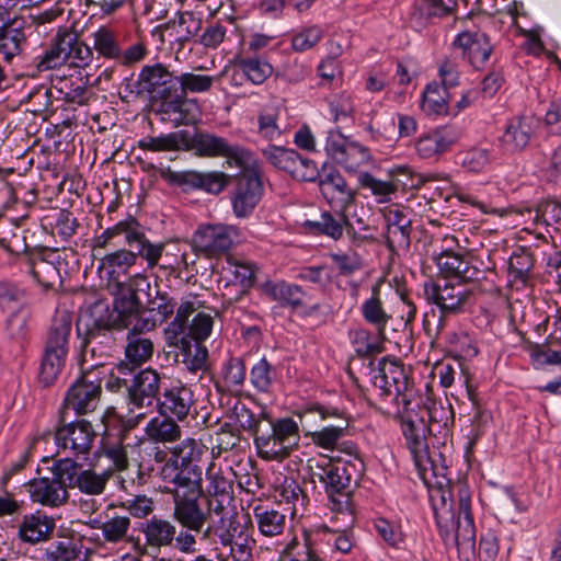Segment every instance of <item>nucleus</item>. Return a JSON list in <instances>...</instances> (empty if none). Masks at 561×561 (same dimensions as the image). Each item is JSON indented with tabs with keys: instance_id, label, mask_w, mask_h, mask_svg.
I'll list each match as a JSON object with an SVG mask.
<instances>
[{
	"instance_id": "f257e3e1",
	"label": "nucleus",
	"mask_w": 561,
	"mask_h": 561,
	"mask_svg": "<svg viewBox=\"0 0 561 561\" xmlns=\"http://www.w3.org/2000/svg\"><path fill=\"white\" fill-rule=\"evenodd\" d=\"M190 148L197 157L225 158L224 165L240 170L239 173L231 175V207L237 218L251 216L264 195L263 173L254 151L206 131L196 133L191 139Z\"/></svg>"
},
{
	"instance_id": "f03ea898",
	"label": "nucleus",
	"mask_w": 561,
	"mask_h": 561,
	"mask_svg": "<svg viewBox=\"0 0 561 561\" xmlns=\"http://www.w3.org/2000/svg\"><path fill=\"white\" fill-rule=\"evenodd\" d=\"M122 243L128 249H118L104 255L103 264L111 268L126 270L134 266L138 257L147 262L148 268L158 265L164 251V243H152L145 233V228L136 218H128L106 228L94 238V248H116Z\"/></svg>"
},
{
	"instance_id": "7ed1b4c3",
	"label": "nucleus",
	"mask_w": 561,
	"mask_h": 561,
	"mask_svg": "<svg viewBox=\"0 0 561 561\" xmlns=\"http://www.w3.org/2000/svg\"><path fill=\"white\" fill-rule=\"evenodd\" d=\"M317 473L331 502V511L353 522L352 494L365 470L362 458L330 460Z\"/></svg>"
},
{
	"instance_id": "20e7f679",
	"label": "nucleus",
	"mask_w": 561,
	"mask_h": 561,
	"mask_svg": "<svg viewBox=\"0 0 561 561\" xmlns=\"http://www.w3.org/2000/svg\"><path fill=\"white\" fill-rule=\"evenodd\" d=\"M126 90L137 95L148 94L153 101H161L162 112H179L180 73L171 71L162 62L146 65L141 68L137 80L126 78Z\"/></svg>"
},
{
	"instance_id": "39448f33",
	"label": "nucleus",
	"mask_w": 561,
	"mask_h": 561,
	"mask_svg": "<svg viewBox=\"0 0 561 561\" xmlns=\"http://www.w3.org/2000/svg\"><path fill=\"white\" fill-rule=\"evenodd\" d=\"M434 516L443 539H449L457 546L471 543L476 539V527L471 513V496L466 486L458 489V508L454 510V503L447 502L446 492H440V504L433 503Z\"/></svg>"
},
{
	"instance_id": "423d86ee",
	"label": "nucleus",
	"mask_w": 561,
	"mask_h": 561,
	"mask_svg": "<svg viewBox=\"0 0 561 561\" xmlns=\"http://www.w3.org/2000/svg\"><path fill=\"white\" fill-rule=\"evenodd\" d=\"M72 316L66 310L57 311L47 331L39 365L38 382L43 387L55 383L62 371L70 347Z\"/></svg>"
},
{
	"instance_id": "0eeeda50",
	"label": "nucleus",
	"mask_w": 561,
	"mask_h": 561,
	"mask_svg": "<svg viewBox=\"0 0 561 561\" xmlns=\"http://www.w3.org/2000/svg\"><path fill=\"white\" fill-rule=\"evenodd\" d=\"M93 58L90 46L79 35L67 28L59 30L43 55L35 58L38 71L57 69L61 66L85 68Z\"/></svg>"
},
{
	"instance_id": "6e6552de",
	"label": "nucleus",
	"mask_w": 561,
	"mask_h": 561,
	"mask_svg": "<svg viewBox=\"0 0 561 561\" xmlns=\"http://www.w3.org/2000/svg\"><path fill=\"white\" fill-rule=\"evenodd\" d=\"M106 371L103 363H95L82 374L68 388L60 410V419L66 421L67 411L71 410L77 415L93 412L102 397V385Z\"/></svg>"
},
{
	"instance_id": "1a4fd4ad",
	"label": "nucleus",
	"mask_w": 561,
	"mask_h": 561,
	"mask_svg": "<svg viewBox=\"0 0 561 561\" xmlns=\"http://www.w3.org/2000/svg\"><path fill=\"white\" fill-rule=\"evenodd\" d=\"M299 440V425L294 419H268L256 438L257 456L263 460L282 461L298 447Z\"/></svg>"
},
{
	"instance_id": "9d476101",
	"label": "nucleus",
	"mask_w": 561,
	"mask_h": 561,
	"mask_svg": "<svg viewBox=\"0 0 561 561\" xmlns=\"http://www.w3.org/2000/svg\"><path fill=\"white\" fill-rule=\"evenodd\" d=\"M371 381L380 391V397H388L394 393V401L398 405L408 408L412 405L414 397L413 381L409 377V370L397 359L382 357L376 367L370 360Z\"/></svg>"
},
{
	"instance_id": "9b49d317",
	"label": "nucleus",
	"mask_w": 561,
	"mask_h": 561,
	"mask_svg": "<svg viewBox=\"0 0 561 561\" xmlns=\"http://www.w3.org/2000/svg\"><path fill=\"white\" fill-rule=\"evenodd\" d=\"M50 473L51 477L32 479L26 484L27 491L33 502L48 507H59L69 500L65 458L53 462Z\"/></svg>"
},
{
	"instance_id": "f8f14e48",
	"label": "nucleus",
	"mask_w": 561,
	"mask_h": 561,
	"mask_svg": "<svg viewBox=\"0 0 561 561\" xmlns=\"http://www.w3.org/2000/svg\"><path fill=\"white\" fill-rule=\"evenodd\" d=\"M397 417L400 420L403 436L415 465L425 469L426 463H430L431 469L436 473L437 467L434 459L436 453L428 450L424 416L419 415L414 408L409 405L398 410Z\"/></svg>"
},
{
	"instance_id": "ddd939ff",
	"label": "nucleus",
	"mask_w": 561,
	"mask_h": 561,
	"mask_svg": "<svg viewBox=\"0 0 561 561\" xmlns=\"http://www.w3.org/2000/svg\"><path fill=\"white\" fill-rule=\"evenodd\" d=\"M24 270L45 289L62 284L61 267L66 261L58 249L35 248L22 259Z\"/></svg>"
},
{
	"instance_id": "4468645a",
	"label": "nucleus",
	"mask_w": 561,
	"mask_h": 561,
	"mask_svg": "<svg viewBox=\"0 0 561 561\" xmlns=\"http://www.w3.org/2000/svg\"><path fill=\"white\" fill-rule=\"evenodd\" d=\"M150 289V282L147 276L137 274L128 282H118L114 291V312L118 314V320L127 328L142 312L145 305L140 301L139 293Z\"/></svg>"
},
{
	"instance_id": "2eb2a0df",
	"label": "nucleus",
	"mask_w": 561,
	"mask_h": 561,
	"mask_svg": "<svg viewBox=\"0 0 561 561\" xmlns=\"http://www.w3.org/2000/svg\"><path fill=\"white\" fill-rule=\"evenodd\" d=\"M204 492L183 493L172 495L173 519L181 527L203 533V538H208L214 530L213 526H206L209 519V510L204 508Z\"/></svg>"
},
{
	"instance_id": "dca6fc26",
	"label": "nucleus",
	"mask_w": 561,
	"mask_h": 561,
	"mask_svg": "<svg viewBox=\"0 0 561 561\" xmlns=\"http://www.w3.org/2000/svg\"><path fill=\"white\" fill-rule=\"evenodd\" d=\"M262 154L273 167L297 181L316 182L319 176L314 161L302 157L294 149L270 145L262 150Z\"/></svg>"
},
{
	"instance_id": "f3484780",
	"label": "nucleus",
	"mask_w": 561,
	"mask_h": 561,
	"mask_svg": "<svg viewBox=\"0 0 561 561\" xmlns=\"http://www.w3.org/2000/svg\"><path fill=\"white\" fill-rule=\"evenodd\" d=\"M240 237V230L232 225H203L197 228L192 238V245L196 252L209 257L226 254Z\"/></svg>"
},
{
	"instance_id": "a211bd4d",
	"label": "nucleus",
	"mask_w": 561,
	"mask_h": 561,
	"mask_svg": "<svg viewBox=\"0 0 561 561\" xmlns=\"http://www.w3.org/2000/svg\"><path fill=\"white\" fill-rule=\"evenodd\" d=\"M163 178L171 184L182 187L184 192L201 190L211 195H219L232 180V176L224 171H172L170 169L163 173Z\"/></svg>"
},
{
	"instance_id": "6ab92c4d",
	"label": "nucleus",
	"mask_w": 561,
	"mask_h": 561,
	"mask_svg": "<svg viewBox=\"0 0 561 561\" xmlns=\"http://www.w3.org/2000/svg\"><path fill=\"white\" fill-rule=\"evenodd\" d=\"M164 385L162 375L158 370L151 367L139 370L133 376L127 388V405L131 407V410L156 405Z\"/></svg>"
},
{
	"instance_id": "aec40b11",
	"label": "nucleus",
	"mask_w": 561,
	"mask_h": 561,
	"mask_svg": "<svg viewBox=\"0 0 561 561\" xmlns=\"http://www.w3.org/2000/svg\"><path fill=\"white\" fill-rule=\"evenodd\" d=\"M260 288L271 300L277 301L283 307H289L293 311H300L302 317H312L321 308L318 302L309 305L308 293L297 284L285 280H266Z\"/></svg>"
},
{
	"instance_id": "412c9836",
	"label": "nucleus",
	"mask_w": 561,
	"mask_h": 561,
	"mask_svg": "<svg viewBox=\"0 0 561 561\" xmlns=\"http://www.w3.org/2000/svg\"><path fill=\"white\" fill-rule=\"evenodd\" d=\"M222 272L226 275V288L238 286L240 290L234 297H229L227 302L232 305L245 297L257 280L260 266L256 262L249 260L240 254H227Z\"/></svg>"
},
{
	"instance_id": "4be33fe9",
	"label": "nucleus",
	"mask_w": 561,
	"mask_h": 561,
	"mask_svg": "<svg viewBox=\"0 0 561 561\" xmlns=\"http://www.w3.org/2000/svg\"><path fill=\"white\" fill-rule=\"evenodd\" d=\"M96 433L87 420H77L58 426L55 442L59 450H69L75 457L88 456L93 447Z\"/></svg>"
},
{
	"instance_id": "5701e85b",
	"label": "nucleus",
	"mask_w": 561,
	"mask_h": 561,
	"mask_svg": "<svg viewBox=\"0 0 561 561\" xmlns=\"http://www.w3.org/2000/svg\"><path fill=\"white\" fill-rule=\"evenodd\" d=\"M470 290L461 284L450 280L424 283V297L427 302L436 305L440 313H455L462 309L470 296Z\"/></svg>"
},
{
	"instance_id": "b1692460",
	"label": "nucleus",
	"mask_w": 561,
	"mask_h": 561,
	"mask_svg": "<svg viewBox=\"0 0 561 561\" xmlns=\"http://www.w3.org/2000/svg\"><path fill=\"white\" fill-rule=\"evenodd\" d=\"M540 128V119L533 114H522L508 121L501 146L504 151L516 153L525 150Z\"/></svg>"
},
{
	"instance_id": "393cba45",
	"label": "nucleus",
	"mask_w": 561,
	"mask_h": 561,
	"mask_svg": "<svg viewBox=\"0 0 561 561\" xmlns=\"http://www.w3.org/2000/svg\"><path fill=\"white\" fill-rule=\"evenodd\" d=\"M453 48L461 50V56L476 70H483L489 61L493 45L490 37L479 31H463L451 43Z\"/></svg>"
},
{
	"instance_id": "a878e982",
	"label": "nucleus",
	"mask_w": 561,
	"mask_h": 561,
	"mask_svg": "<svg viewBox=\"0 0 561 561\" xmlns=\"http://www.w3.org/2000/svg\"><path fill=\"white\" fill-rule=\"evenodd\" d=\"M194 402L193 390L181 380H176L164 385L156 408L159 414L171 415L178 421H184Z\"/></svg>"
},
{
	"instance_id": "bb28decb",
	"label": "nucleus",
	"mask_w": 561,
	"mask_h": 561,
	"mask_svg": "<svg viewBox=\"0 0 561 561\" xmlns=\"http://www.w3.org/2000/svg\"><path fill=\"white\" fill-rule=\"evenodd\" d=\"M386 245L392 253L408 251L411 244L412 220L407 208L398 205L383 211Z\"/></svg>"
},
{
	"instance_id": "cd10ccee",
	"label": "nucleus",
	"mask_w": 561,
	"mask_h": 561,
	"mask_svg": "<svg viewBox=\"0 0 561 561\" xmlns=\"http://www.w3.org/2000/svg\"><path fill=\"white\" fill-rule=\"evenodd\" d=\"M149 328L148 320L138 321L127 334L125 356L128 362H121L116 366L117 373L128 375L135 367L148 362L153 354V343L150 339L141 335L140 331Z\"/></svg>"
},
{
	"instance_id": "c85d7f7f",
	"label": "nucleus",
	"mask_w": 561,
	"mask_h": 561,
	"mask_svg": "<svg viewBox=\"0 0 561 561\" xmlns=\"http://www.w3.org/2000/svg\"><path fill=\"white\" fill-rule=\"evenodd\" d=\"M321 195L334 210H347L355 202V191L348 186L344 176L337 170H319L317 179Z\"/></svg>"
},
{
	"instance_id": "c756f323",
	"label": "nucleus",
	"mask_w": 561,
	"mask_h": 561,
	"mask_svg": "<svg viewBox=\"0 0 561 561\" xmlns=\"http://www.w3.org/2000/svg\"><path fill=\"white\" fill-rule=\"evenodd\" d=\"M203 470V467L164 463L161 467L160 477L172 485L168 490L171 495L178 492L179 494L204 492Z\"/></svg>"
},
{
	"instance_id": "7c9ffc66",
	"label": "nucleus",
	"mask_w": 561,
	"mask_h": 561,
	"mask_svg": "<svg viewBox=\"0 0 561 561\" xmlns=\"http://www.w3.org/2000/svg\"><path fill=\"white\" fill-rule=\"evenodd\" d=\"M461 130L454 125L436 128L419 138L415 144L417 154L423 159L440 156L451 150L459 141Z\"/></svg>"
},
{
	"instance_id": "2f4dec72",
	"label": "nucleus",
	"mask_w": 561,
	"mask_h": 561,
	"mask_svg": "<svg viewBox=\"0 0 561 561\" xmlns=\"http://www.w3.org/2000/svg\"><path fill=\"white\" fill-rule=\"evenodd\" d=\"M146 417L145 413L123 415L114 408H108L104 412L101 421L104 427L101 444L103 443H125L133 430Z\"/></svg>"
},
{
	"instance_id": "473e14b6",
	"label": "nucleus",
	"mask_w": 561,
	"mask_h": 561,
	"mask_svg": "<svg viewBox=\"0 0 561 561\" xmlns=\"http://www.w3.org/2000/svg\"><path fill=\"white\" fill-rule=\"evenodd\" d=\"M66 470L69 489H79L80 492L88 495H100L104 492L107 481V473H98L93 469H83L82 466L71 459L65 457Z\"/></svg>"
},
{
	"instance_id": "72a5a7b5",
	"label": "nucleus",
	"mask_w": 561,
	"mask_h": 561,
	"mask_svg": "<svg viewBox=\"0 0 561 561\" xmlns=\"http://www.w3.org/2000/svg\"><path fill=\"white\" fill-rule=\"evenodd\" d=\"M77 334L81 341V354L87 360L88 354L92 359H102L111 356L114 337L111 330H83L82 320L77 322Z\"/></svg>"
},
{
	"instance_id": "f704fd0d",
	"label": "nucleus",
	"mask_w": 561,
	"mask_h": 561,
	"mask_svg": "<svg viewBox=\"0 0 561 561\" xmlns=\"http://www.w3.org/2000/svg\"><path fill=\"white\" fill-rule=\"evenodd\" d=\"M252 511L254 523L262 536L274 538L284 533L286 514L280 510V504L261 502Z\"/></svg>"
},
{
	"instance_id": "c9c22d12",
	"label": "nucleus",
	"mask_w": 561,
	"mask_h": 561,
	"mask_svg": "<svg viewBox=\"0 0 561 561\" xmlns=\"http://www.w3.org/2000/svg\"><path fill=\"white\" fill-rule=\"evenodd\" d=\"M56 523L51 516H48L43 511L23 516L19 526V538L23 542L38 543L47 540L55 530Z\"/></svg>"
},
{
	"instance_id": "e433bc0d",
	"label": "nucleus",
	"mask_w": 561,
	"mask_h": 561,
	"mask_svg": "<svg viewBox=\"0 0 561 561\" xmlns=\"http://www.w3.org/2000/svg\"><path fill=\"white\" fill-rule=\"evenodd\" d=\"M347 215L346 210L322 211L319 219L306 220L302 224L304 229L313 236H325L333 240H340L346 232Z\"/></svg>"
},
{
	"instance_id": "4c0bfd02",
	"label": "nucleus",
	"mask_w": 561,
	"mask_h": 561,
	"mask_svg": "<svg viewBox=\"0 0 561 561\" xmlns=\"http://www.w3.org/2000/svg\"><path fill=\"white\" fill-rule=\"evenodd\" d=\"M175 528L171 520L153 515L141 523L140 531L145 536L146 546L160 551L170 547Z\"/></svg>"
},
{
	"instance_id": "58836bf2",
	"label": "nucleus",
	"mask_w": 561,
	"mask_h": 561,
	"mask_svg": "<svg viewBox=\"0 0 561 561\" xmlns=\"http://www.w3.org/2000/svg\"><path fill=\"white\" fill-rule=\"evenodd\" d=\"M233 65L247 80L256 85L264 83L274 71L267 59L256 54L239 53Z\"/></svg>"
},
{
	"instance_id": "ea45409f",
	"label": "nucleus",
	"mask_w": 561,
	"mask_h": 561,
	"mask_svg": "<svg viewBox=\"0 0 561 561\" xmlns=\"http://www.w3.org/2000/svg\"><path fill=\"white\" fill-rule=\"evenodd\" d=\"M171 415L159 414L149 420L145 427L147 438L153 443L169 444L181 438L182 430Z\"/></svg>"
},
{
	"instance_id": "a19ab883",
	"label": "nucleus",
	"mask_w": 561,
	"mask_h": 561,
	"mask_svg": "<svg viewBox=\"0 0 561 561\" xmlns=\"http://www.w3.org/2000/svg\"><path fill=\"white\" fill-rule=\"evenodd\" d=\"M343 527L336 526V523L332 520V525H321L319 533L327 536V543L333 546L335 551L348 554L357 546V539L353 531L355 516L353 515V522L350 524L346 516H343Z\"/></svg>"
},
{
	"instance_id": "79ce46f5",
	"label": "nucleus",
	"mask_w": 561,
	"mask_h": 561,
	"mask_svg": "<svg viewBox=\"0 0 561 561\" xmlns=\"http://www.w3.org/2000/svg\"><path fill=\"white\" fill-rule=\"evenodd\" d=\"M146 297L144 311H148L154 317L153 321L149 322V328H154L156 321H167L178 306L176 300L168 291L160 290L157 285L154 288L150 286V289L146 291Z\"/></svg>"
},
{
	"instance_id": "37998d69",
	"label": "nucleus",
	"mask_w": 561,
	"mask_h": 561,
	"mask_svg": "<svg viewBox=\"0 0 561 561\" xmlns=\"http://www.w3.org/2000/svg\"><path fill=\"white\" fill-rule=\"evenodd\" d=\"M535 260L533 254L525 248L515 251L508 261V282L517 289L525 288L530 278Z\"/></svg>"
},
{
	"instance_id": "c03bdc74",
	"label": "nucleus",
	"mask_w": 561,
	"mask_h": 561,
	"mask_svg": "<svg viewBox=\"0 0 561 561\" xmlns=\"http://www.w3.org/2000/svg\"><path fill=\"white\" fill-rule=\"evenodd\" d=\"M239 526L238 520L232 515L229 519L228 528L220 531L218 535L220 543L224 547L230 548V558L232 561H253L252 548L249 546L248 536H242V533H240L237 540H233Z\"/></svg>"
},
{
	"instance_id": "a18cd8bd",
	"label": "nucleus",
	"mask_w": 561,
	"mask_h": 561,
	"mask_svg": "<svg viewBox=\"0 0 561 561\" xmlns=\"http://www.w3.org/2000/svg\"><path fill=\"white\" fill-rule=\"evenodd\" d=\"M280 374L265 356L250 369V383L259 393H272Z\"/></svg>"
},
{
	"instance_id": "49530a36",
	"label": "nucleus",
	"mask_w": 561,
	"mask_h": 561,
	"mask_svg": "<svg viewBox=\"0 0 561 561\" xmlns=\"http://www.w3.org/2000/svg\"><path fill=\"white\" fill-rule=\"evenodd\" d=\"M205 453L206 448L199 440L186 438L171 450V456L165 463L203 467Z\"/></svg>"
},
{
	"instance_id": "de8ad7c7",
	"label": "nucleus",
	"mask_w": 561,
	"mask_h": 561,
	"mask_svg": "<svg viewBox=\"0 0 561 561\" xmlns=\"http://www.w3.org/2000/svg\"><path fill=\"white\" fill-rule=\"evenodd\" d=\"M83 330H123L126 325H123L118 320V314L114 312V308L111 310L108 305L104 302H95L90 310V314L87 319H81Z\"/></svg>"
},
{
	"instance_id": "09e8293b",
	"label": "nucleus",
	"mask_w": 561,
	"mask_h": 561,
	"mask_svg": "<svg viewBox=\"0 0 561 561\" xmlns=\"http://www.w3.org/2000/svg\"><path fill=\"white\" fill-rule=\"evenodd\" d=\"M360 310L364 320L374 325L380 333L385 331L391 319V316L383 308L380 298V286L378 284L373 286L371 297L363 302Z\"/></svg>"
},
{
	"instance_id": "8fccbe9b",
	"label": "nucleus",
	"mask_w": 561,
	"mask_h": 561,
	"mask_svg": "<svg viewBox=\"0 0 561 561\" xmlns=\"http://www.w3.org/2000/svg\"><path fill=\"white\" fill-rule=\"evenodd\" d=\"M26 37L21 26L15 23H1L0 26V54L5 61H11L13 57L22 51Z\"/></svg>"
},
{
	"instance_id": "3c124183",
	"label": "nucleus",
	"mask_w": 561,
	"mask_h": 561,
	"mask_svg": "<svg viewBox=\"0 0 561 561\" xmlns=\"http://www.w3.org/2000/svg\"><path fill=\"white\" fill-rule=\"evenodd\" d=\"M215 78L207 75H197L194 72H181L179 88V114L183 113L188 93H203L210 90Z\"/></svg>"
},
{
	"instance_id": "603ef678",
	"label": "nucleus",
	"mask_w": 561,
	"mask_h": 561,
	"mask_svg": "<svg viewBox=\"0 0 561 561\" xmlns=\"http://www.w3.org/2000/svg\"><path fill=\"white\" fill-rule=\"evenodd\" d=\"M179 343L183 356L182 362L190 371L196 373L207 369L208 350L203 342H194L187 337H181Z\"/></svg>"
},
{
	"instance_id": "864d4df0",
	"label": "nucleus",
	"mask_w": 561,
	"mask_h": 561,
	"mask_svg": "<svg viewBox=\"0 0 561 561\" xmlns=\"http://www.w3.org/2000/svg\"><path fill=\"white\" fill-rule=\"evenodd\" d=\"M358 183L363 188L369 190L371 195L377 198L378 203L389 202L391 195L398 191L400 183L404 186L407 185L405 182H402L398 178L390 181H382L375 178L369 172L359 173Z\"/></svg>"
},
{
	"instance_id": "5fc2aeb1",
	"label": "nucleus",
	"mask_w": 561,
	"mask_h": 561,
	"mask_svg": "<svg viewBox=\"0 0 561 561\" xmlns=\"http://www.w3.org/2000/svg\"><path fill=\"white\" fill-rule=\"evenodd\" d=\"M82 545L71 538L54 541L46 550V561H85Z\"/></svg>"
},
{
	"instance_id": "6e6d98bb",
	"label": "nucleus",
	"mask_w": 561,
	"mask_h": 561,
	"mask_svg": "<svg viewBox=\"0 0 561 561\" xmlns=\"http://www.w3.org/2000/svg\"><path fill=\"white\" fill-rule=\"evenodd\" d=\"M222 382L221 387L219 383H216V388L219 391L239 389L244 385L247 377V367L244 359L242 357H230L222 365Z\"/></svg>"
},
{
	"instance_id": "4d7b16f0",
	"label": "nucleus",
	"mask_w": 561,
	"mask_h": 561,
	"mask_svg": "<svg viewBox=\"0 0 561 561\" xmlns=\"http://www.w3.org/2000/svg\"><path fill=\"white\" fill-rule=\"evenodd\" d=\"M93 47L104 58L115 59L121 56V45L115 31L108 26L99 27L93 34Z\"/></svg>"
},
{
	"instance_id": "13d9d810",
	"label": "nucleus",
	"mask_w": 561,
	"mask_h": 561,
	"mask_svg": "<svg viewBox=\"0 0 561 561\" xmlns=\"http://www.w3.org/2000/svg\"><path fill=\"white\" fill-rule=\"evenodd\" d=\"M492 160L491 151L486 148L473 147L456 154L457 164L469 172H481Z\"/></svg>"
},
{
	"instance_id": "bf43d9fd",
	"label": "nucleus",
	"mask_w": 561,
	"mask_h": 561,
	"mask_svg": "<svg viewBox=\"0 0 561 561\" xmlns=\"http://www.w3.org/2000/svg\"><path fill=\"white\" fill-rule=\"evenodd\" d=\"M208 480L207 492L211 497H222L232 500V481L225 477L221 469L215 470V465L210 463L206 471Z\"/></svg>"
},
{
	"instance_id": "052dcab7",
	"label": "nucleus",
	"mask_w": 561,
	"mask_h": 561,
	"mask_svg": "<svg viewBox=\"0 0 561 561\" xmlns=\"http://www.w3.org/2000/svg\"><path fill=\"white\" fill-rule=\"evenodd\" d=\"M370 160L371 156L369 149L357 141L351 140L337 164L342 165L348 172H354Z\"/></svg>"
},
{
	"instance_id": "680f3d73",
	"label": "nucleus",
	"mask_w": 561,
	"mask_h": 561,
	"mask_svg": "<svg viewBox=\"0 0 561 561\" xmlns=\"http://www.w3.org/2000/svg\"><path fill=\"white\" fill-rule=\"evenodd\" d=\"M299 419L298 425L306 437H311L319 424L331 415L322 405H313L296 413Z\"/></svg>"
},
{
	"instance_id": "e2e57ef3",
	"label": "nucleus",
	"mask_w": 561,
	"mask_h": 561,
	"mask_svg": "<svg viewBox=\"0 0 561 561\" xmlns=\"http://www.w3.org/2000/svg\"><path fill=\"white\" fill-rule=\"evenodd\" d=\"M182 136L179 133H169L157 137L148 136L138 141V147L149 151H174L180 149Z\"/></svg>"
},
{
	"instance_id": "0e129e2a",
	"label": "nucleus",
	"mask_w": 561,
	"mask_h": 561,
	"mask_svg": "<svg viewBox=\"0 0 561 561\" xmlns=\"http://www.w3.org/2000/svg\"><path fill=\"white\" fill-rule=\"evenodd\" d=\"M347 424L344 426H324L312 433L311 442L323 449L334 450L339 442L346 435Z\"/></svg>"
},
{
	"instance_id": "69168bd1",
	"label": "nucleus",
	"mask_w": 561,
	"mask_h": 561,
	"mask_svg": "<svg viewBox=\"0 0 561 561\" xmlns=\"http://www.w3.org/2000/svg\"><path fill=\"white\" fill-rule=\"evenodd\" d=\"M119 507L135 518H146L154 510L152 497L145 494L130 495L119 502Z\"/></svg>"
},
{
	"instance_id": "338daca9",
	"label": "nucleus",
	"mask_w": 561,
	"mask_h": 561,
	"mask_svg": "<svg viewBox=\"0 0 561 561\" xmlns=\"http://www.w3.org/2000/svg\"><path fill=\"white\" fill-rule=\"evenodd\" d=\"M201 26V19L196 18L192 12H181L178 14V20L172 22V27L178 34L176 41L180 43H184L196 35Z\"/></svg>"
},
{
	"instance_id": "774afa93",
	"label": "nucleus",
	"mask_w": 561,
	"mask_h": 561,
	"mask_svg": "<svg viewBox=\"0 0 561 561\" xmlns=\"http://www.w3.org/2000/svg\"><path fill=\"white\" fill-rule=\"evenodd\" d=\"M213 325L214 320L211 316L205 312H198L186 328V334L182 337H187L194 342H204L210 335Z\"/></svg>"
}]
</instances>
